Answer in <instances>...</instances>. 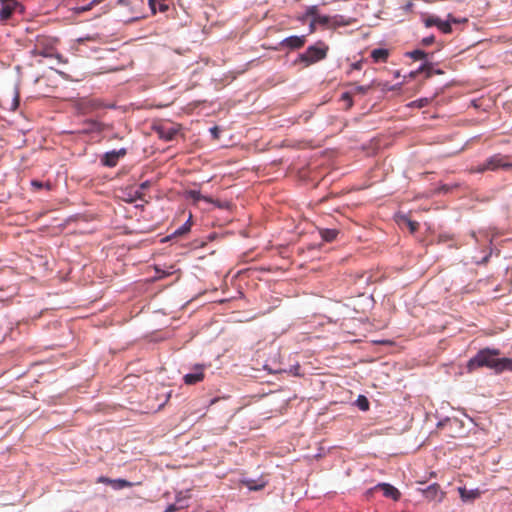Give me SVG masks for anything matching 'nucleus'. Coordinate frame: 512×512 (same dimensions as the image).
Listing matches in <instances>:
<instances>
[{
  "instance_id": "obj_1",
  "label": "nucleus",
  "mask_w": 512,
  "mask_h": 512,
  "mask_svg": "<svg viewBox=\"0 0 512 512\" xmlns=\"http://www.w3.org/2000/svg\"><path fill=\"white\" fill-rule=\"evenodd\" d=\"M498 350L483 349L468 361L467 368L473 371L480 367H488L496 373L512 371V358H498Z\"/></svg>"
},
{
  "instance_id": "obj_2",
  "label": "nucleus",
  "mask_w": 512,
  "mask_h": 512,
  "mask_svg": "<svg viewBox=\"0 0 512 512\" xmlns=\"http://www.w3.org/2000/svg\"><path fill=\"white\" fill-rule=\"evenodd\" d=\"M327 52L328 46L323 42H318L309 46L304 53L300 54L299 60L308 66L326 58Z\"/></svg>"
},
{
  "instance_id": "obj_3",
  "label": "nucleus",
  "mask_w": 512,
  "mask_h": 512,
  "mask_svg": "<svg viewBox=\"0 0 512 512\" xmlns=\"http://www.w3.org/2000/svg\"><path fill=\"white\" fill-rule=\"evenodd\" d=\"M512 164L508 161L507 156L501 154H495L489 157L483 164L478 165L474 172L482 173L484 171H495L499 168L508 169L511 168Z\"/></svg>"
},
{
  "instance_id": "obj_4",
  "label": "nucleus",
  "mask_w": 512,
  "mask_h": 512,
  "mask_svg": "<svg viewBox=\"0 0 512 512\" xmlns=\"http://www.w3.org/2000/svg\"><path fill=\"white\" fill-rule=\"evenodd\" d=\"M315 21L318 22L319 25L323 26L326 29H336L338 27H345L351 25L355 20L351 18H346L343 15H320L315 17Z\"/></svg>"
},
{
  "instance_id": "obj_5",
  "label": "nucleus",
  "mask_w": 512,
  "mask_h": 512,
  "mask_svg": "<svg viewBox=\"0 0 512 512\" xmlns=\"http://www.w3.org/2000/svg\"><path fill=\"white\" fill-rule=\"evenodd\" d=\"M153 129L159 138L166 141L174 139V137L179 132V126L175 123L168 121L155 124L153 126Z\"/></svg>"
},
{
  "instance_id": "obj_6",
  "label": "nucleus",
  "mask_w": 512,
  "mask_h": 512,
  "mask_svg": "<svg viewBox=\"0 0 512 512\" xmlns=\"http://www.w3.org/2000/svg\"><path fill=\"white\" fill-rule=\"evenodd\" d=\"M424 24L426 27L436 26L439 30H441L445 34H449L452 32V27L450 25V21H443L439 17L430 16L424 20Z\"/></svg>"
},
{
  "instance_id": "obj_7",
  "label": "nucleus",
  "mask_w": 512,
  "mask_h": 512,
  "mask_svg": "<svg viewBox=\"0 0 512 512\" xmlns=\"http://www.w3.org/2000/svg\"><path fill=\"white\" fill-rule=\"evenodd\" d=\"M205 377V374H204V366L203 365H196L194 368H193V371L190 372V373H187L183 380H184V383L187 384V385H194L198 382H201Z\"/></svg>"
},
{
  "instance_id": "obj_8",
  "label": "nucleus",
  "mask_w": 512,
  "mask_h": 512,
  "mask_svg": "<svg viewBox=\"0 0 512 512\" xmlns=\"http://www.w3.org/2000/svg\"><path fill=\"white\" fill-rule=\"evenodd\" d=\"M0 2L2 5L0 9V20H8L19 6V3L17 0H0Z\"/></svg>"
},
{
  "instance_id": "obj_9",
  "label": "nucleus",
  "mask_w": 512,
  "mask_h": 512,
  "mask_svg": "<svg viewBox=\"0 0 512 512\" xmlns=\"http://www.w3.org/2000/svg\"><path fill=\"white\" fill-rule=\"evenodd\" d=\"M423 495L430 501H441L444 492L441 490L440 485L434 483L423 490Z\"/></svg>"
},
{
  "instance_id": "obj_10",
  "label": "nucleus",
  "mask_w": 512,
  "mask_h": 512,
  "mask_svg": "<svg viewBox=\"0 0 512 512\" xmlns=\"http://www.w3.org/2000/svg\"><path fill=\"white\" fill-rule=\"evenodd\" d=\"M126 154V151L125 149H120L119 151H110V152H107L103 158H102V163L103 165L105 166H108V167H114L116 166L119 158L121 157H124Z\"/></svg>"
},
{
  "instance_id": "obj_11",
  "label": "nucleus",
  "mask_w": 512,
  "mask_h": 512,
  "mask_svg": "<svg viewBox=\"0 0 512 512\" xmlns=\"http://www.w3.org/2000/svg\"><path fill=\"white\" fill-rule=\"evenodd\" d=\"M374 489L382 490L385 497L391 498L394 501L399 500L400 497H401L400 491L397 488H395L394 486H392L391 484H388V483H379V484H377L375 486Z\"/></svg>"
},
{
  "instance_id": "obj_12",
  "label": "nucleus",
  "mask_w": 512,
  "mask_h": 512,
  "mask_svg": "<svg viewBox=\"0 0 512 512\" xmlns=\"http://www.w3.org/2000/svg\"><path fill=\"white\" fill-rule=\"evenodd\" d=\"M306 43V36H290L281 41V46H285L291 49H299Z\"/></svg>"
},
{
  "instance_id": "obj_13",
  "label": "nucleus",
  "mask_w": 512,
  "mask_h": 512,
  "mask_svg": "<svg viewBox=\"0 0 512 512\" xmlns=\"http://www.w3.org/2000/svg\"><path fill=\"white\" fill-rule=\"evenodd\" d=\"M98 483H104L110 485L113 489H123L128 486V481L125 479H110L104 476H101L97 479Z\"/></svg>"
},
{
  "instance_id": "obj_14",
  "label": "nucleus",
  "mask_w": 512,
  "mask_h": 512,
  "mask_svg": "<svg viewBox=\"0 0 512 512\" xmlns=\"http://www.w3.org/2000/svg\"><path fill=\"white\" fill-rule=\"evenodd\" d=\"M166 0H148L149 7L153 14L157 11L165 12L168 10V5L165 3Z\"/></svg>"
},
{
  "instance_id": "obj_15",
  "label": "nucleus",
  "mask_w": 512,
  "mask_h": 512,
  "mask_svg": "<svg viewBox=\"0 0 512 512\" xmlns=\"http://www.w3.org/2000/svg\"><path fill=\"white\" fill-rule=\"evenodd\" d=\"M459 491V494H460V497L462 500L464 501H467V500H474L476 498H478L480 496V491L478 489L476 490H467L463 487H460L458 489Z\"/></svg>"
},
{
  "instance_id": "obj_16",
  "label": "nucleus",
  "mask_w": 512,
  "mask_h": 512,
  "mask_svg": "<svg viewBox=\"0 0 512 512\" xmlns=\"http://www.w3.org/2000/svg\"><path fill=\"white\" fill-rule=\"evenodd\" d=\"M388 56L389 51L383 48H377L371 52V57L374 60V62H386Z\"/></svg>"
},
{
  "instance_id": "obj_17",
  "label": "nucleus",
  "mask_w": 512,
  "mask_h": 512,
  "mask_svg": "<svg viewBox=\"0 0 512 512\" xmlns=\"http://www.w3.org/2000/svg\"><path fill=\"white\" fill-rule=\"evenodd\" d=\"M353 89L351 94H366L369 90L375 87V81L371 82L369 85H352Z\"/></svg>"
},
{
  "instance_id": "obj_18",
  "label": "nucleus",
  "mask_w": 512,
  "mask_h": 512,
  "mask_svg": "<svg viewBox=\"0 0 512 512\" xmlns=\"http://www.w3.org/2000/svg\"><path fill=\"white\" fill-rule=\"evenodd\" d=\"M320 235L323 240L331 242L336 239L338 231L336 229H322L320 230Z\"/></svg>"
},
{
  "instance_id": "obj_19",
  "label": "nucleus",
  "mask_w": 512,
  "mask_h": 512,
  "mask_svg": "<svg viewBox=\"0 0 512 512\" xmlns=\"http://www.w3.org/2000/svg\"><path fill=\"white\" fill-rule=\"evenodd\" d=\"M191 219H192V215L189 214L188 220L181 227H179L177 230H175L173 235L174 236H182V235L188 233L190 231L191 225H192Z\"/></svg>"
},
{
  "instance_id": "obj_20",
  "label": "nucleus",
  "mask_w": 512,
  "mask_h": 512,
  "mask_svg": "<svg viewBox=\"0 0 512 512\" xmlns=\"http://www.w3.org/2000/svg\"><path fill=\"white\" fill-rule=\"evenodd\" d=\"M190 197L196 201L203 200L208 203H216L212 198L208 196H203L200 191L192 190L190 191Z\"/></svg>"
},
{
  "instance_id": "obj_21",
  "label": "nucleus",
  "mask_w": 512,
  "mask_h": 512,
  "mask_svg": "<svg viewBox=\"0 0 512 512\" xmlns=\"http://www.w3.org/2000/svg\"><path fill=\"white\" fill-rule=\"evenodd\" d=\"M184 498H180L178 497L176 502L174 504H171L169 505L166 509H165V512H174L176 510H179V509H182L184 508L186 505L183 503L184 502Z\"/></svg>"
},
{
  "instance_id": "obj_22",
  "label": "nucleus",
  "mask_w": 512,
  "mask_h": 512,
  "mask_svg": "<svg viewBox=\"0 0 512 512\" xmlns=\"http://www.w3.org/2000/svg\"><path fill=\"white\" fill-rule=\"evenodd\" d=\"M427 55L428 54L426 52H424L423 50H418V49L407 53V56H409L410 58H412L414 60L425 59L427 57Z\"/></svg>"
},
{
  "instance_id": "obj_23",
  "label": "nucleus",
  "mask_w": 512,
  "mask_h": 512,
  "mask_svg": "<svg viewBox=\"0 0 512 512\" xmlns=\"http://www.w3.org/2000/svg\"><path fill=\"white\" fill-rule=\"evenodd\" d=\"M453 242L454 236L448 233H442L438 236V242L439 243H447V242Z\"/></svg>"
},
{
  "instance_id": "obj_24",
  "label": "nucleus",
  "mask_w": 512,
  "mask_h": 512,
  "mask_svg": "<svg viewBox=\"0 0 512 512\" xmlns=\"http://www.w3.org/2000/svg\"><path fill=\"white\" fill-rule=\"evenodd\" d=\"M358 406L361 410L365 411L369 408V402L364 396H360L357 400Z\"/></svg>"
},
{
  "instance_id": "obj_25",
  "label": "nucleus",
  "mask_w": 512,
  "mask_h": 512,
  "mask_svg": "<svg viewBox=\"0 0 512 512\" xmlns=\"http://www.w3.org/2000/svg\"><path fill=\"white\" fill-rule=\"evenodd\" d=\"M341 98H342V100L347 102V108L348 109L352 107L353 101H352V94H351V92L343 93Z\"/></svg>"
},
{
  "instance_id": "obj_26",
  "label": "nucleus",
  "mask_w": 512,
  "mask_h": 512,
  "mask_svg": "<svg viewBox=\"0 0 512 512\" xmlns=\"http://www.w3.org/2000/svg\"><path fill=\"white\" fill-rule=\"evenodd\" d=\"M306 15L312 16L313 18H315L316 16H319L317 6H310L306 11Z\"/></svg>"
},
{
  "instance_id": "obj_27",
  "label": "nucleus",
  "mask_w": 512,
  "mask_h": 512,
  "mask_svg": "<svg viewBox=\"0 0 512 512\" xmlns=\"http://www.w3.org/2000/svg\"><path fill=\"white\" fill-rule=\"evenodd\" d=\"M435 42V37L433 35L425 37L421 40V44L423 46H429Z\"/></svg>"
},
{
  "instance_id": "obj_28",
  "label": "nucleus",
  "mask_w": 512,
  "mask_h": 512,
  "mask_svg": "<svg viewBox=\"0 0 512 512\" xmlns=\"http://www.w3.org/2000/svg\"><path fill=\"white\" fill-rule=\"evenodd\" d=\"M408 226L411 232H415L419 228V223L416 221L408 220Z\"/></svg>"
},
{
  "instance_id": "obj_29",
  "label": "nucleus",
  "mask_w": 512,
  "mask_h": 512,
  "mask_svg": "<svg viewBox=\"0 0 512 512\" xmlns=\"http://www.w3.org/2000/svg\"><path fill=\"white\" fill-rule=\"evenodd\" d=\"M101 0H92L89 4L83 6L85 8V12L90 10L94 5L98 4Z\"/></svg>"
},
{
  "instance_id": "obj_30",
  "label": "nucleus",
  "mask_w": 512,
  "mask_h": 512,
  "mask_svg": "<svg viewBox=\"0 0 512 512\" xmlns=\"http://www.w3.org/2000/svg\"><path fill=\"white\" fill-rule=\"evenodd\" d=\"M316 24H318V22L315 21V18H313L311 23H310V25H309L310 33H313L316 30Z\"/></svg>"
},
{
  "instance_id": "obj_31",
  "label": "nucleus",
  "mask_w": 512,
  "mask_h": 512,
  "mask_svg": "<svg viewBox=\"0 0 512 512\" xmlns=\"http://www.w3.org/2000/svg\"><path fill=\"white\" fill-rule=\"evenodd\" d=\"M73 10H74L75 14H81V13L85 12V8L83 6L75 7Z\"/></svg>"
},
{
  "instance_id": "obj_32",
  "label": "nucleus",
  "mask_w": 512,
  "mask_h": 512,
  "mask_svg": "<svg viewBox=\"0 0 512 512\" xmlns=\"http://www.w3.org/2000/svg\"><path fill=\"white\" fill-rule=\"evenodd\" d=\"M362 68V62L358 61L352 64V69L360 70Z\"/></svg>"
},
{
  "instance_id": "obj_33",
  "label": "nucleus",
  "mask_w": 512,
  "mask_h": 512,
  "mask_svg": "<svg viewBox=\"0 0 512 512\" xmlns=\"http://www.w3.org/2000/svg\"><path fill=\"white\" fill-rule=\"evenodd\" d=\"M448 21L451 23H459L457 19H455L451 14L448 15Z\"/></svg>"
},
{
  "instance_id": "obj_34",
  "label": "nucleus",
  "mask_w": 512,
  "mask_h": 512,
  "mask_svg": "<svg viewBox=\"0 0 512 512\" xmlns=\"http://www.w3.org/2000/svg\"><path fill=\"white\" fill-rule=\"evenodd\" d=\"M463 244L462 243H457V242H453L452 244H449V247H453V248H460Z\"/></svg>"
},
{
  "instance_id": "obj_35",
  "label": "nucleus",
  "mask_w": 512,
  "mask_h": 512,
  "mask_svg": "<svg viewBox=\"0 0 512 512\" xmlns=\"http://www.w3.org/2000/svg\"><path fill=\"white\" fill-rule=\"evenodd\" d=\"M210 131L215 135V137H217V136H218V135H217V133H218V129H217V127H213V128H211V129H210Z\"/></svg>"
},
{
  "instance_id": "obj_36",
  "label": "nucleus",
  "mask_w": 512,
  "mask_h": 512,
  "mask_svg": "<svg viewBox=\"0 0 512 512\" xmlns=\"http://www.w3.org/2000/svg\"><path fill=\"white\" fill-rule=\"evenodd\" d=\"M470 235H471V237H472V238H474V239H475V241H476V242H478L477 235H476V233H475L474 231H472V232L470 233Z\"/></svg>"
},
{
  "instance_id": "obj_37",
  "label": "nucleus",
  "mask_w": 512,
  "mask_h": 512,
  "mask_svg": "<svg viewBox=\"0 0 512 512\" xmlns=\"http://www.w3.org/2000/svg\"><path fill=\"white\" fill-rule=\"evenodd\" d=\"M429 66H430V65H428V64H424V65H422V66L420 67L419 71H423V70H425L426 68H428Z\"/></svg>"
},
{
  "instance_id": "obj_38",
  "label": "nucleus",
  "mask_w": 512,
  "mask_h": 512,
  "mask_svg": "<svg viewBox=\"0 0 512 512\" xmlns=\"http://www.w3.org/2000/svg\"><path fill=\"white\" fill-rule=\"evenodd\" d=\"M129 202H130V204L134 203V202H136V199L130 196Z\"/></svg>"
},
{
  "instance_id": "obj_39",
  "label": "nucleus",
  "mask_w": 512,
  "mask_h": 512,
  "mask_svg": "<svg viewBox=\"0 0 512 512\" xmlns=\"http://www.w3.org/2000/svg\"><path fill=\"white\" fill-rule=\"evenodd\" d=\"M33 185H36V187H40L41 186V184L36 182V181L33 182Z\"/></svg>"
},
{
  "instance_id": "obj_40",
  "label": "nucleus",
  "mask_w": 512,
  "mask_h": 512,
  "mask_svg": "<svg viewBox=\"0 0 512 512\" xmlns=\"http://www.w3.org/2000/svg\"><path fill=\"white\" fill-rule=\"evenodd\" d=\"M424 101H425V100H419V104H418V106H419V107H421V106L423 105V102H424Z\"/></svg>"
},
{
  "instance_id": "obj_41",
  "label": "nucleus",
  "mask_w": 512,
  "mask_h": 512,
  "mask_svg": "<svg viewBox=\"0 0 512 512\" xmlns=\"http://www.w3.org/2000/svg\"><path fill=\"white\" fill-rule=\"evenodd\" d=\"M148 185V182H145L141 185L142 188H145Z\"/></svg>"
},
{
  "instance_id": "obj_42",
  "label": "nucleus",
  "mask_w": 512,
  "mask_h": 512,
  "mask_svg": "<svg viewBox=\"0 0 512 512\" xmlns=\"http://www.w3.org/2000/svg\"><path fill=\"white\" fill-rule=\"evenodd\" d=\"M424 2L426 3H431L432 1L431 0H423Z\"/></svg>"
}]
</instances>
